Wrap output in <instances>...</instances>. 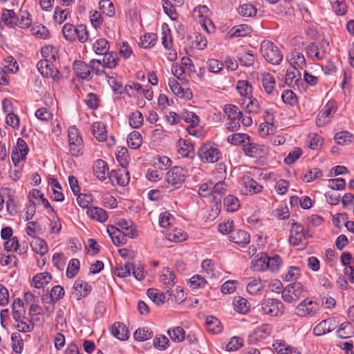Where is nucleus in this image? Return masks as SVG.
<instances>
[{"instance_id": "1", "label": "nucleus", "mask_w": 354, "mask_h": 354, "mask_svg": "<svg viewBox=\"0 0 354 354\" xmlns=\"http://www.w3.org/2000/svg\"><path fill=\"white\" fill-rule=\"evenodd\" d=\"M310 237L308 230L297 223H293L290 230L289 242L294 246H299L300 249L304 248L308 244V239Z\"/></svg>"}, {"instance_id": "2", "label": "nucleus", "mask_w": 354, "mask_h": 354, "mask_svg": "<svg viewBox=\"0 0 354 354\" xmlns=\"http://www.w3.org/2000/svg\"><path fill=\"white\" fill-rule=\"evenodd\" d=\"M329 44L326 41L312 42L306 48L307 57L313 62H318L326 58L328 53Z\"/></svg>"}, {"instance_id": "3", "label": "nucleus", "mask_w": 354, "mask_h": 354, "mask_svg": "<svg viewBox=\"0 0 354 354\" xmlns=\"http://www.w3.org/2000/svg\"><path fill=\"white\" fill-rule=\"evenodd\" d=\"M261 51L266 60L272 64H279L283 59L279 48L272 41H263L261 44Z\"/></svg>"}, {"instance_id": "4", "label": "nucleus", "mask_w": 354, "mask_h": 354, "mask_svg": "<svg viewBox=\"0 0 354 354\" xmlns=\"http://www.w3.org/2000/svg\"><path fill=\"white\" fill-rule=\"evenodd\" d=\"M198 155L203 162L214 163L221 158V152L214 143L207 142L200 147Z\"/></svg>"}, {"instance_id": "5", "label": "nucleus", "mask_w": 354, "mask_h": 354, "mask_svg": "<svg viewBox=\"0 0 354 354\" xmlns=\"http://www.w3.org/2000/svg\"><path fill=\"white\" fill-rule=\"evenodd\" d=\"M263 314L277 317L283 313L284 305L281 301L274 298L263 299L260 304Z\"/></svg>"}, {"instance_id": "6", "label": "nucleus", "mask_w": 354, "mask_h": 354, "mask_svg": "<svg viewBox=\"0 0 354 354\" xmlns=\"http://www.w3.org/2000/svg\"><path fill=\"white\" fill-rule=\"evenodd\" d=\"M305 290L300 283H293L282 290V299L286 303H293L304 296Z\"/></svg>"}, {"instance_id": "7", "label": "nucleus", "mask_w": 354, "mask_h": 354, "mask_svg": "<svg viewBox=\"0 0 354 354\" xmlns=\"http://www.w3.org/2000/svg\"><path fill=\"white\" fill-rule=\"evenodd\" d=\"M187 174L185 171L178 166L171 168L165 175V180L174 189L182 186L185 181Z\"/></svg>"}, {"instance_id": "8", "label": "nucleus", "mask_w": 354, "mask_h": 354, "mask_svg": "<svg viewBox=\"0 0 354 354\" xmlns=\"http://www.w3.org/2000/svg\"><path fill=\"white\" fill-rule=\"evenodd\" d=\"M336 110L335 102L332 100L328 101L317 115L316 120L317 125L318 127H324L326 124L330 122Z\"/></svg>"}, {"instance_id": "9", "label": "nucleus", "mask_w": 354, "mask_h": 354, "mask_svg": "<svg viewBox=\"0 0 354 354\" xmlns=\"http://www.w3.org/2000/svg\"><path fill=\"white\" fill-rule=\"evenodd\" d=\"M319 308L318 304L308 299L303 300L295 308V313L299 317H311L315 315Z\"/></svg>"}, {"instance_id": "10", "label": "nucleus", "mask_w": 354, "mask_h": 354, "mask_svg": "<svg viewBox=\"0 0 354 354\" xmlns=\"http://www.w3.org/2000/svg\"><path fill=\"white\" fill-rule=\"evenodd\" d=\"M53 62L41 59L37 64V68L42 76L46 77H50L57 82L60 79V75L59 71L54 67Z\"/></svg>"}, {"instance_id": "11", "label": "nucleus", "mask_w": 354, "mask_h": 354, "mask_svg": "<svg viewBox=\"0 0 354 354\" xmlns=\"http://www.w3.org/2000/svg\"><path fill=\"white\" fill-rule=\"evenodd\" d=\"M159 281L162 284L165 286L167 294H168L169 296H172L173 292L171 287L174 286L178 282L174 271L168 267L164 268L160 274Z\"/></svg>"}, {"instance_id": "12", "label": "nucleus", "mask_w": 354, "mask_h": 354, "mask_svg": "<svg viewBox=\"0 0 354 354\" xmlns=\"http://www.w3.org/2000/svg\"><path fill=\"white\" fill-rule=\"evenodd\" d=\"M28 150L26 142L22 138H18L17 145L13 147L11 153L12 160L15 165H17L21 160H26Z\"/></svg>"}, {"instance_id": "13", "label": "nucleus", "mask_w": 354, "mask_h": 354, "mask_svg": "<svg viewBox=\"0 0 354 354\" xmlns=\"http://www.w3.org/2000/svg\"><path fill=\"white\" fill-rule=\"evenodd\" d=\"M243 150L245 153L250 157H259L267 153V148L263 145H259L254 142L250 137L248 142L244 144Z\"/></svg>"}, {"instance_id": "14", "label": "nucleus", "mask_w": 354, "mask_h": 354, "mask_svg": "<svg viewBox=\"0 0 354 354\" xmlns=\"http://www.w3.org/2000/svg\"><path fill=\"white\" fill-rule=\"evenodd\" d=\"M243 187L241 192L243 194H255L261 192L263 187L249 176H245L242 178Z\"/></svg>"}, {"instance_id": "15", "label": "nucleus", "mask_w": 354, "mask_h": 354, "mask_svg": "<svg viewBox=\"0 0 354 354\" xmlns=\"http://www.w3.org/2000/svg\"><path fill=\"white\" fill-rule=\"evenodd\" d=\"M73 71L76 76L82 80H90L92 78L90 66L83 61L74 62Z\"/></svg>"}, {"instance_id": "16", "label": "nucleus", "mask_w": 354, "mask_h": 354, "mask_svg": "<svg viewBox=\"0 0 354 354\" xmlns=\"http://www.w3.org/2000/svg\"><path fill=\"white\" fill-rule=\"evenodd\" d=\"M109 178L112 181L115 180L118 185L122 186L127 185L130 180L129 173L124 166L117 170H112Z\"/></svg>"}, {"instance_id": "17", "label": "nucleus", "mask_w": 354, "mask_h": 354, "mask_svg": "<svg viewBox=\"0 0 354 354\" xmlns=\"http://www.w3.org/2000/svg\"><path fill=\"white\" fill-rule=\"evenodd\" d=\"M230 240L240 247H245L250 243V234L244 230H235L230 235Z\"/></svg>"}, {"instance_id": "18", "label": "nucleus", "mask_w": 354, "mask_h": 354, "mask_svg": "<svg viewBox=\"0 0 354 354\" xmlns=\"http://www.w3.org/2000/svg\"><path fill=\"white\" fill-rule=\"evenodd\" d=\"M242 109H245L248 114H257L260 112L261 106L259 101L252 97L243 99L241 102Z\"/></svg>"}, {"instance_id": "19", "label": "nucleus", "mask_w": 354, "mask_h": 354, "mask_svg": "<svg viewBox=\"0 0 354 354\" xmlns=\"http://www.w3.org/2000/svg\"><path fill=\"white\" fill-rule=\"evenodd\" d=\"M147 293L151 301L158 306L163 304L171 297V296H169V295L167 294V291L162 292L156 288L148 289Z\"/></svg>"}, {"instance_id": "20", "label": "nucleus", "mask_w": 354, "mask_h": 354, "mask_svg": "<svg viewBox=\"0 0 354 354\" xmlns=\"http://www.w3.org/2000/svg\"><path fill=\"white\" fill-rule=\"evenodd\" d=\"M267 254L261 252L257 254L251 262L250 268L254 272H263L267 270Z\"/></svg>"}, {"instance_id": "21", "label": "nucleus", "mask_w": 354, "mask_h": 354, "mask_svg": "<svg viewBox=\"0 0 354 354\" xmlns=\"http://www.w3.org/2000/svg\"><path fill=\"white\" fill-rule=\"evenodd\" d=\"M73 289L77 299H80V298L85 297L90 293L91 286L83 280L77 279L73 285Z\"/></svg>"}, {"instance_id": "22", "label": "nucleus", "mask_w": 354, "mask_h": 354, "mask_svg": "<svg viewBox=\"0 0 354 354\" xmlns=\"http://www.w3.org/2000/svg\"><path fill=\"white\" fill-rule=\"evenodd\" d=\"M95 176L100 180H104L109 175V168L105 161L98 159L93 166Z\"/></svg>"}, {"instance_id": "23", "label": "nucleus", "mask_w": 354, "mask_h": 354, "mask_svg": "<svg viewBox=\"0 0 354 354\" xmlns=\"http://www.w3.org/2000/svg\"><path fill=\"white\" fill-rule=\"evenodd\" d=\"M88 216L100 223H104L108 219V214L106 211L101 207L92 206L90 207L86 211Z\"/></svg>"}, {"instance_id": "24", "label": "nucleus", "mask_w": 354, "mask_h": 354, "mask_svg": "<svg viewBox=\"0 0 354 354\" xmlns=\"http://www.w3.org/2000/svg\"><path fill=\"white\" fill-rule=\"evenodd\" d=\"M111 334L122 341L127 340L129 337V332L127 327L121 322H116L113 324Z\"/></svg>"}, {"instance_id": "25", "label": "nucleus", "mask_w": 354, "mask_h": 354, "mask_svg": "<svg viewBox=\"0 0 354 354\" xmlns=\"http://www.w3.org/2000/svg\"><path fill=\"white\" fill-rule=\"evenodd\" d=\"M107 232H109L114 245L119 246L127 243L128 235L122 231H120L119 229L112 226L111 231L108 228Z\"/></svg>"}, {"instance_id": "26", "label": "nucleus", "mask_w": 354, "mask_h": 354, "mask_svg": "<svg viewBox=\"0 0 354 354\" xmlns=\"http://www.w3.org/2000/svg\"><path fill=\"white\" fill-rule=\"evenodd\" d=\"M262 76V86L266 93L270 96H274V91L275 88L274 77L269 73H263Z\"/></svg>"}, {"instance_id": "27", "label": "nucleus", "mask_w": 354, "mask_h": 354, "mask_svg": "<svg viewBox=\"0 0 354 354\" xmlns=\"http://www.w3.org/2000/svg\"><path fill=\"white\" fill-rule=\"evenodd\" d=\"M334 320L327 319L319 322L313 329V333L316 336H322L332 330Z\"/></svg>"}, {"instance_id": "28", "label": "nucleus", "mask_w": 354, "mask_h": 354, "mask_svg": "<svg viewBox=\"0 0 354 354\" xmlns=\"http://www.w3.org/2000/svg\"><path fill=\"white\" fill-rule=\"evenodd\" d=\"M289 62L292 68L303 70L306 65V59L303 54L298 52H292L289 57Z\"/></svg>"}, {"instance_id": "29", "label": "nucleus", "mask_w": 354, "mask_h": 354, "mask_svg": "<svg viewBox=\"0 0 354 354\" xmlns=\"http://www.w3.org/2000/svg\"><path fill=\"white\" fill-rule=\"evenodd\" d=\"M93 136L99 141H104L107 137V132L104 123L95 122L91 126Z\"/></svg>"}, {"instance_id": "30", "label": "nucleus", "mask_w": 354, "mask_h": 354, "mask_svg": "<svg viewBox=\"0 0 354 354\" xmlns=\"http://www.w3.org/2000/svg\"><path fill=\"white\" fill-rule=\"evenodd\" d=\"M32 24V19L30 15L26 9L21 8L17 15V22L16 26L21 28H26L30 26Z\"/></svg>"}, {"instance_id": "31", "label": "nucleus", "mask_w": 354, "mask_h": 354, "mask_svg": "<svg viewBox=\"0 0 354 354\" xmlns=\"http://www.w3.org/2000/svg\"><path fill=\"white\" fill-rule=\"evenodd\" d=\"M205 324L207 330L213 334H219L223 330L221 322L213 316H209L206 318Z\"/></svg>"}, {"instance_id": "32", "label": "nucleus", "mask_w": 354, "mask_h": 354, "mask_svg": "<svg viewBox=\"0 0 354 354\" xmlns=\"http://www.w3.org/2000/svg\"><path fill=\"white\" fill-rule=\"evenodd\" d=\"M1 21L10 28H14L17 25V15L10 9H4L1 15Z\"/></svg>"}, {"instance_id": "33", "label": "nucleus", "mask_w": 354, "mask_h": 354, "mask_svg": "<svg viewBox=\"0 0 354 354\" xmlns=\"http://www.w3.org/2000/svg\"><path fill=\"white\" fill-rule=\"evenodd\" d=\"M170 339L176 343L182 342L185 339V332L180 326H175L167 330Z\"/></svg>"}, {"instance_id": "34", "label": "nucleus", "mask_w": 354, "mask_h": 354, "mask_svg": "<svg viewBox=\"0 0 354 354\" xmlns=\"http://www.w3.org/2000/svg\"><path fill=\"white\" fill-rule=\"evenodd\" d=\"M167 239L171 242H182L187 239V234L180 228L169 230L167 234Z\"/></svg>"}, {"instance_id": "35", "label": "nucleus", "mask_w": 354, "mask_h": 354, "mask_svg": "<svg viewBox=\"0 0 354 354\" xmlns=\"http://www.w3.org/2000/svg\"><path fill=\"white\" fill-rule=\"evenodd\" d=\"M249 138L246 133H234L227 136V142L235 146L242 145L244 147V144L248 142Z\"/></svg>"}, {"instance_id": "36", "label": "nucleus", "mask_w": 354, "mask_h": 354, "mask_svg": "<svg viewBox=\"0 0 354 354\" xmlns=\"http://www.w3.org/2000/svg\"><path fill=\"white\" fill-rule=\"evenodd\" d=\"M264 288V285L260 279H254L247 286V291L252 295H261Z\"/></svg>"}, {"instance_id": "37", "label": "nucleus", "mask_w": 354, "mask_h": 354, "mask_svg": "<svg viewBox=\"0 0 354 354\" xmlns=\"http://www.w3.org/2000/svg\"><path fill=\"white\" fill-rule=\"evenodd\" d=\"M119 230L122 231L129 238H134L137 236L136 230L132 226V222L124 219L118 221Z\"/></svg>"}, {"instance_id": "38", "label": "nucleus", "mask_w": 354, "mask_h": 354, "mask_svg": "<svg viewBox=\"0 0 354 354\" xmlns=\"http://www.w3.org/2000/svg\"><path fill=\"white\" fill-rule=\"evenodd\" d=\"M223 207L227 212H235L240 207L239 201L234 195H228L223 201Z\"/></svg>"}, {"instance_id": "39", "label": "nucleus", "mask_w": 354, "mask_h": 354, "mask_svg": "<svg viewBox=\"0 0 354 354\" xmlns=\"http://www.w3.org/2000/svg\"><path fill=\"white\" fill-rule=\"evenodd\" d=\"M41 53L44 59L48 62H55L58 56L57 48L51 45L44 46L41 50Z\"/></svg>"}, {"instance_id": "40", "label": "nucleus", "mask_w": 354, "mask_h": 354, "mask_svg": "<svg viewBox=\"0 0 354 354\" xmlns=\"http://www.w3.org/2000/svg\"><path fill=\"white\" fill-rule=\"evenodd\" d=\"M251 28L245 24L233 27L228 32L230 37H245L250 32Z\"/></svg>"}, {"instance_id": "41", "label": "nucleus", "mask_w": 354, "mask_h": 354, "mask_svg": "<svg viewBox=\"0 0 354 354\" xmlns=\"http://www.w3.org/2000/svg\"><path fill=\"white\" fill-rule=\"evenodd\" d=\"M103 68H114L118 64V57L115 52L104 54Z\"/></svg>"}, {"instance_id": "42", "label": "nucleus", "mask_w": 354, "mask_h": 354, "mask_svg": "<svg viewBox=\"0 0 354 354\" xmlns=\"http://www.w3.org/2000/svg\"><path fill=\"white\" fill-rule=\"evenodd\" d=\"M93 49L97 55L106 54L109 49V41L104 38L98 39L93 43Z\"/></svg>"}, {"instance_id": "43", "label": "nucleus", "mask_w": 354, "mask_h": 354, "mask_svg": "<svg viewBox=\"0 0 354 354\" xmlns=\"http://www.w3.org/2000/svg\"><path fill=\"white\" fill-rule=\"evenodd\" d=\"M35 239L30 243L32 250L41 256L46 254L48 252V245L46 241L39 238Z\"/></svg>"}, {"instance_id": "44", "label": "nucleus", "mask_w": 354, "mask_h": 354, "mask_svg": "<svg viewBox=\"0 0 354 354\" xmlns=\"http://www.w3.org/2000/svg\"><path fill=\"white\" fill-rule=\"evenodd\" d=\"M51 280V275L48 272L39 273L32 279V284L36 288H41Z\"/></svg>"}, {"instance_id": "45", "label": "nucleus", "mask_w": 354, "mask_h": 354, "mask_svg": "<svg viewBox=\"0 0 354 354\" xmlns=\"http://www.w3.org/2000/svg\"><path fill=\"white\" fill-rule=\"evenodd\" d=\"M128 146L133 149L139 148L142 145L141 134L136 131L130 133L127 138Z\"/></svg>"}, {"instance_id": "46", "label": "nucleus", "mask_w": 354, "mask_h": 354, "mask_svg": "<svg viewBox=\"0 0 354 354\" xmlns=\"http://www.w3.org/2000/svg\"><path fill=\"white\" fill-rule=\"evenodd\" d=\"M223 111L227 115L229 120H240L241 118H242V112L235 105L226 104L224 106Z\"/></svg>"}, {"instance_id": "47", "label": "nucleus", "mask_w": 354, "mask_h": 354, "mask_svg": "<svg viewBox=\"0 0 354 354\" xmlns=\"http://www.w3.org/2000/svg\"><path fill=\"white\" fill-rule=\"evenodd\" d=\"M12 348L17 353H21L24 348V339L19 332L13 333L11 335Z\"/></svg>"}, {"instance_id": "48", "label": "nucleus", "mask_w": 354, "mask_h": 354, "mask_svg": "<svg viewBox=\"0 0 354 354\" xmlns=\"http://www.w3.org/2000/svg\"><path fill=\"white\" fill-rule=\"evenodd\" d=\"M236 89L244 98L252 97V87L248 81H239L236 84Z\"/></svg>"}, {"instance_id": "49", "label": "nucleus", "mask_w": 354, "mask_h": 354, "mask_svg": "<svg viewBox=\"0 0 354 354\" xmlns=\"http://www.w3.org/2000/svg\"><path fill=\"white\" fill-rule=\"evenodd\" d=\"M134 338L137 341L143 342L152 337L153 332L148 327L138 328L134 333Z\"/></svg>"}, {"instance_id": "50", "label": "nucleus", "mask_w": 354, "mask_h": 354, "mask_svg": "<svg viewBox=\"0 0 354 354\" xmlns=\"http://www.w3.org/2000/svg\"><path fill=\"white\" fill-rule=\"evenodd\" d=\"M266 263L268 265L267 270L274 272L278 271L280 268L281 266L282 265V260L278 254H274L271 257L267 255Z\"/></svg>"}, {"instance_id": "51", "label": "nucleus", "mask_w": 354, "mask_h": 354, "mask_svg": "<svg viewBox=\"0 0 354 354\" xmlns=\"http://www.w3.org/2000/svg\"><path fill=\"white\" fill-rule=\"evenodd\" d=\"M257 9L251 3H247L240 5L238 12L243 17H253L257 14Z\"/></svg>"}, {"instance_id": "52", "label": "nucleus", "mask_w": 354, "mask_h": 354, "mask_svg": "<svg viewBox=\"0 0 354 354\" xmlns=\"http://www.w3.org/2000/svg\"><path fill=\"white\" fill-rule=\"evenodd\" d=\"M353 136L348 131H340L335 133L334 140L340 145H347L351 143Z\"/></svg>"}, {"instance_id": "53", "label": "nucleus", "mask_w": 354, "mask_h": 354, "mask_svg": "<svg viewBox=\"0 0 354 354\" xmlns=\"http://www.w3.org/2000/svg\"><path fill=\"white\" fill-rule=\"evenodd\" d=\"M26 232L29 236L36 239L38 234L42 233V229L37 222L30 221L26 225Z\"/></svg>"}, {"instance_id": "54", "label": "nucleus", "mask_w": 354, "mask_h": 354, "mask_svg": "<svg viewBox=\"0 0 354 354\" xmlns=\"http://www.w3.org/2000/svg\"><path fill=\"white\" fill-rule=\"evenodd\" d=\"M99 7L102 12L108 17H113L115 13L114 5L110 0H100Z\"/></svg>"}, {"instance_id": "55", "label": "nucleus", "mask_w": 354, "mask_h": 354, "mask_svg": "<svg viewBox=\"0 0 354 354\" xmlns=\"http://www.w3.org/2000/svg\"><path fill=\"white\" fill-rule=\"evenodd\" d=\"M129 120L132 128L138 129L143 124L142 114L139 111H136L129 115Z\"/></svg>"}, {"instance_id": "56", "label": "nucleus", "mask_w": 354, "mask_h": 354, "mask_svg": "<svg viewBox=\"0 0 354 354\" xmlns=\"http://www.w3.org/2000/svg\"><path fill=\"white\" fill-rule=\"evenodd\" d=\"M153 344L160 351H165L169 346V340L164 335H158L153 338Z\"/></svg>"}, {"instance_id": "57", "label": "nucleus", "mask_w": 354, "mask_h": 354, "mask_svg": "<svg viewBox=\"0 0 354 354\" xmlns=\"http://www.w3.org/2000/svg\"><path fill=\"white\" fill-rule=\"evenodd\" d=\"M234 310L242 314H246L250 308V305L248 300L243 297H239L234 303Z\"/></svg>"}, {"instance_id": "58", "label": "nucleus", "mask_w": 354, "mask_h": 354, "mask_svg": "<svg viewBox=\"0 0 354 354\" xmlns=\"http://www.w3.org/2000/svg\"><path fill=\"white\" fill-rule=\"evenodd\" d=\"M181 118L187 123L190 124V126L195 127L199 123V117L192 111H184L181 114Z\"/></svg>"}, {"instance_id": "59", "label": "nucleus", "mask_w": 354, "mask_h": 354, "mask_svg": "<svg viewBox=\"0 0 354 354\" xmlns=\"http://www.w3.org/2000/svg\"><path fill=\"white\" fill-rule=\"evenodd\" d=\"M300 73L297 68H289L286 71L285 81L286 83L290 85L296 84L299 80Z\"/></svg>"}, {"instance_id": "60", "label": "nucleus", "mask_w": 354, "mask_h": 354, "mask_svg": "<svg viewBox=\"0 0 354 354\" xmlns=\"http://www.w3.org/2000/svg\"><path fill=\"white\" fill-rule=\"evenodd\" d=\"M80 269V261L77 259H72L69 261L67 269L66 276L68 278H73L78 272Z\"/></svg>"}, {"instance_id": "61", "label": "nucleus", "mask_w": 354, "mask_h": 354, "mask_svg": "<svg viewBox=\"0 0 354 354\" xmlns=\"http://www.w3.org/2000/svg\"><path fill=\"white\" fill-rule=\"evenodd\" d=\"M283 102L289 106H294L297 102V97L295 93L291 90H284L281 95Z\"/></svg>"}, {"instance_id": "62", "label": "nucleus", "mask_w": 354, "mask_h": 354, "mask_svg": "<svg viewBox=\"0 0 354 354\" xmlns=\"http://www.w3.org/2000/svg\"><path fill=\"white\" fill-rule=\"evenodd\" d=\"M259 131L261 136L266 137L269 135L274 134L276 132V127L272 123L266 122L259 126Z\"/></svg>"}, {"instance_id": "63", "label": "nucleus", "mask_w": 354, "mask_h": 354, "mask_svg": "<svg viewBox=\"0 0 354 354\" xmlns=\"http://www.w3.org/2000/svg\"><path fill=\"white\" fill-rule=\"evenodd\" d=\"M75 32V40L78 39L82 43H84L88 40V33L86 26L81 24L76 26Z\"/></svg>"}, {"instance_id": "64", "label": "nucleus", "mask_w": 354, "mask_h": 354, "mask_svg": "<svg viewBox=\"0 0 354 354\" xmlns=\"http://www.w3.org/2000/svg\"><path fill=\"white\" fill-rule=\"evenodd\" d=\"M332 10L337 15H343L346 12V6L343 2V0H329Z\"/></svg>"}]
</instances>
